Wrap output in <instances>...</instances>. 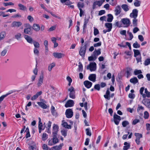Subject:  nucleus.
<instances>
[{"label":"nucleus","mask_w":150,"mask_h":150,"mask_svg":"<svg viewBox=\"0 0 150 150\" xmlns=\"http://www.w3.org/2000/svg\"><path fill=\"white\" fill-rule=\"evenodd\" d=\"M140 93L142 95L143 98H145L146 97H150V92L148 91L147 88L144 87L141 88L139 90Z\"/></svg>","instance_id":"nucleus-1"},{"label":"nucleus","mask_w":150,"mask_h":150,"mask_svg":"<svg viewBox=\"0 0 150 150\" xmlns=\"http://www.w3.org/2000/svg\"><path fill=\"white\" fill-rule=\"evenodd\" d=\"M68 91L69 92V97L73 99H75L76 98V95L74 88L73 86H71L68 88Z\"/></svg>","instance_id":"nucleus-2"},{"label":"nucleus","mask_w":150,"mask_h":150,"mask_svg":"<svg viewBox=\"0 0 150 150\" xmlns=\"http://www.w3.org/2000/svg\"><path fill=\"white\" fill-rule=\"evenodd\" d=\"M121 21L125 27L129 26L131 23L130 20L127 18H122Z\"/></svg>","instance_id":"nucleus-3"},{"label":"nucleus","mask_w":150,"mask_h":150,"mask_svg":"<svg viewBox=\"0 0 150 150\" xmlns=\"http://www.w3.org/2000/svg\"><path fill=\"white\" fill-rule=\"evenodd\" d=\"M88 69H89L91 71H93L96 70V64L95 62H91L90 63L87 67Z\"/></svg>","instance_id":"nucleus-4"},{"label":"nucleus","mask_w":150,"mask_h":150,"mask_svg":"<svg viewBox=\"0 0 150 150\" xmlns=\"http://www.w3.org/2000/svg\"><path fill=\"white\" fill-rule=\"evenodd\" d=\"M66 117L70 118H71L73 115V112L71 109L69 108L67 109L65 112Z\"/></svg>","instance_id":"nucleus-5"},{"label":"nucleus","mask_w":150,"mask_h":150,"mask_svg":"<svg viewBox=\"0 0 150 150\" xmlns=\"http://www.w3.org/2000/svg\"><path fill=\"white\" fill-rule=\"evenodd\" d=\"M121 120V117L116 114L114 113L113 115V120L115 124L118 125L120 122V121Z\"/></svg>","instance_id":"nucleus-6"},{"label":"nucleus","mask_w":150,"mask_h":150,"mask_svg":"<svg viewBox=\"0 0 150 150\" xmlns=\"http://www.w3.org/2000/svg\"><path fill=\"white\" fill-rule=\"evenodd\" d=\"M114 96V94L113 93L110 95V92L108 89L106 91L105 94L104 95V97L105 98L109 100L110 99V97L113 98Z\"/></svg>","instance_id":"nucleus-7"},{"label":"nucleus","mask_w":150,"mask_h":150,"mask_svg":"<svg viewBox=\"0 0 150 150\" xmlns=\"http://www.w3.org/2000/svg\"><path fill=\"white\" fill-rule=\"evenodd\" d=\"M138 11L137 9H134L130 14L129 16L132 18H137L138 16Z\"/></svg>","instance_id":"nucleus-8"},{"label":"nucleus","mask_w":150,"mask_h":150,"mask_svg":"<svg viewBox=\"0 0 150 150\" xmlns=\"http://www.w3.org/2000/svg\"><path fill=\"white\" fill-rule=\"evenodd\" d=\"M74 104V102L71 100H68L65 105L66 108L71 107L73 106Z\"/></svg>","instance_id":"nucleus-9"},{"label":"nucleus","mask_w":150,"mask_h":150,"mask_svg":"<svg viewBox=\"0 0 150 150\" xmlns=\"http://www.w3.org/2000/svg\"><path fill=\"white\" fill-rule=\"evenodd\" d=\"M22 23L20 21H14L11 24L12 27H18L22 25Z\"/></svg>","instance_id":"nucleus-10"},{"label":"nucleus","mask_w":150,"mask_h":150,"mask_svg":"<svg viewBox=\"0 0 150 150\" xmlns=\"http://www.w3.org/2000/svg\"><path fill=\"white\" fill-rule=\"evenodd\" d=\"M86 45L81 47L80 50L79 51V54L82 57H84V56L86 53Z\"/></svg>","instance_id":"nucleus-11"},{"label":"nucleus","mask_w":150,"mask_h":150,"mask_svg":"<svg viewBox=\"0 0 150 150\" xmlns=\"http://www.w3.org/2000/svg\"><path fill=\"white\" fill-rule=\"evenodd\" d=\"M59 127L58 125L55 124L53 125L52 134L57 135Z\"/></svg>","instance_id":"nucleus-12"},{"label":"nucleus","mask_w":150,"mask_h":150,"mask_svg":"<svg viewBox=\"0 0 150 150\" xmlns=\"http://www.w3.org/2000/svg\"><path fill=\"white\" fill-rule=\"evenodd\" d=\"M115 15L117 16L119 15L121 12V7L119 5H118L115 8L114 11Z\"/></svg>","instance_id":"nucleus-13"},{"label":"nucleus","mask_w":150,"mask_h":150,"mask_svg":"<svg viewBox=\"0 0 150 150\" xmlns=\"http://www.w3.org/2000/svg\"><path fill=\"white\" fill-rule=\"evenodd\" d=\"M53 55L55 58L59 59L65 56L64 54L58 52H54L53 53Z\"/></svg>","instance_id":"nucleus-14"},{"label":"nucleus","mask_w":150,"mask_h":150,"mask_svg":"<svg viewBox=\"0 0 150 150\" xmlns=\"http://www.w3.org/2000/svg\"><path fill=\"white\" fill-rule=\"evenodd\" d=\"M43 79L44 76L43 75L40 76L37 83V86L38 87L41 86L43 83Z\"/></svg>","instance_id":"nucleus-15"},{"label":"nucleus","mask_w":150,"mask_h":150,"mask_svg":"<svg viewBox=\"0 0 150 150\" xmlns=\"http://www.w3.org/2000/svg\"><path fill=\"white\" fill-rule=\"evenodd\" d=\"M24 37L27 42L29 43L32 44L33 42V40L32 38L30 36L26 35H24Z\"/></svg>","instance_id":"nucleus-16"},{"label":"nucleus","mask_w":150,"mask_h":150,"mask_svg":"<svg viewBox=\"0 0 150 150\" xmlns=\"http://www.w3.org/2000/svg\"><path fill=\"white\" fill-rule=\"evenodd\" d=\"M83 84L87 88H89L91 87L92 83L91 82L86 80L83 82Z\"/></svg>","instance_id":"nucleus-17"},{"label":"nucleus","mask_w":150,"mask_h":150,"mask_svg":"<svg viewBox=\"0 0 150 150\" xmlns=\"http://www.w3.org/2000/svg\"><path fill=\"white\" fill-rule=\"evenodd\" d=\"M103 3L102 1H96L94 2L93 6V8L94 9L96 5H98L99 6H101Z\"/></svg>","instance_id":"nucleus-18"},{"label":"nucleus","mask_w":150,"mask_h":150,"mask_svg":"<svg viewBox=\"0 0 150 150\" xmlns=\"http://www.w3.org/2000/svg\"><path fill=\"white\" fill-rule=\"evenodd\" d=\"M101 49H98V50H95L93 52V55L95 57V59H96L97 57L101 54Z\"/></svg>","instance_id":"nucleus-19"},{"label":"nucleus","mask_w":150,"mask_h":150,"mask_svg":"<svg viewBox=\"0 0 150 150\" xmlns=\"http://www.w3.org/2000/svg\"><path fill=\"white\" fill-rule=\"evenodd\" d=\"M96 74H90L88 77L89 80L93 82H94L96 81Z\"/></svg>","instance_id":"nucleus-20"},{"label":"nucleus","mask_w":150,"mask_h":150,"mask_svg":"<svg viewBox=\"0 0 150 150\" xmlns=\"http://www.w3.org/2000/svg\"><path fill=\"white\" fill-rule=\"evenodd\" d=\"M62 125L63 127L68 129L71 128V126L70 125H69L67 122H65L64 120H62Z\"/></svg>","instance_id":"nucleus-21"},{"label":"nucleus","mask_w":150,"mask_h":150,"mask_svg":"<svg viewBox=\"0 0 150 150\" xmlns=\"http://www.w3.org/2000/svg\"><path fill=\"white\" fill-rule=\"evenodd\" d=\"M63 145V144L62 143L59 144L58 146H54L52 148L54 150H60L62 149Z\"/></svg>","instance_id":"nucleus-22"},{"label":"nucleus","mask_w":150,"mask_h":150,"mask_svg":"<svg viewBox=\"0 0 150 150\" xmlns=\"http://www.w3.org/2000/svg\"><path fill=\"white\" fill-rule=\"evenodd\" d=\"M124 145L125 146H123V150H127L130 147V143H128L127 142H125L124 143Z\"/></svg>","instance_id":"nucleus-23"},{"label":"nucleus","mask_w":150,"mask_h":150,"mask_svg":"<svg viewBox=\"0 0 150 150\" xmlns=\"http://www.w3.org/2000/svg\"><path fill=\"white\" fill-rule=\"evenodd\" d=\"M38 105L43 109H45L47 108V106L44 103L41 102H38Z\"/></svg>","instance_id":"nucleus-24"},{"label":"nucleus","mask_w":150,"mask_h":150,"mask_svg":"<svg viewBox=\"0 0 150 150\" xmlns=\"http://www.w3.org/2000/svg\"><path fill=\"white\" fill-rule=\"evenodd\" d=\"M130 81L133 84H135L138 82V80L136 77H134L130 79Z\"/></svg>","instance_id":"nucleus-25"},{"label":"nucleus","mask_w":150,"mask_h":150,"mask_svg":"<svg viewBox=\"0 0 150 150\" xmlns=\"http://www.w3.org/2000/svg\"><path fill=\"white\" fill-rule=\"evenodd\" d=\"M121 7L124 11L125 12H127L129 10V7L127 4H123L122 5Z\"/></svg>","instance_id":"nucleus-26"},{"label":"nucleus","mask_w":150,"mask_h":150,"mask_svg":"<svg viewBox=\"0 0 150 150\" xmlns=\"http://www.w3.org/2000/svg\"><path fill=\"white\" fill-rule=\"evenodd\" d=\"M105 26L108 28V31H110L112 28V24L110 23H106L105 24Z\"/></svg>","instance_id":"nucleus-27"},{"label":"nucleus","mask_w":150,"mask_h":150,"mask_svg":"<svg viewBox=\"0 0 150 150\" xmlns=\"http://www.w3.org/2000/svg\"><path fill=\"white\" fill-rule=\"evenodd\" d=\"M56 135H53V137L52 139L54 144L59 142V140L57 138Z\"/></svg>","instance_id":"nucleus-28"},{"label":"nucleus","mask_w":150,"mask_h":150,"mask_svg":"<svg viewBox=\"0 0 150 150\" xmlns=\"http://www.w3.org/2000/svg\"><path fill=\"white\" fill-rule=\"evenodd\" d=\"M141 1L134 0V5L136 7H139L141 6Z\"/></svg>","instance_id":"nucleus-29"},{"label":"nucleus","mask_w":150,"mask_h":150,"mask_svg":"<svg viewBox=\"0 0 150 150\" xmlns=\"http://www.w3.org/2000/svg\"><path fill=\"white\" fill-rule=\"evenodd\" d=\"M33 28L36 31H38L40 30V26L38 24H34L33 25Z\"/></svg>","instance_id":"nucleus-30"},{"label":"nucleus","mask_w":150,"mask_h":150,"mask_svg":"<svg viewBox=\"0 0 150 150\" xmlns=\"http://www.w3.org/2000/svg\"><path fill=\"white\" fill-rule=\"evenodd\" d=\"M134 135L136 137V139H140L142 137V135L141 134L138 133H135Z\"/></svg>","instance_id":"nucleus-31"},{"label":"nucleus","mask_w":150,"mask_h":150,"mask_svg":"<svg viewBox=\"0 0 150 150\" xmlns=\"http://www.w3.org/2000/svg\"><path fill=\"white\" fill-rule=\"evenodd\" d=\"M61 3H65V4L67 5H69L71 4V3L69 0H60Z\"/></svg>","instance_id":"nucleus-32"},{"label":"nucleus","mask_w":150,"mask_h":150,"mask_svg":"<svg viewBox=\"0 0 150 150\" xmlns=\"http://www.w3.org/2000/svg\"><path fill=\"white\" fill-rule=\"evenodd\" d=\"M12 93V92H10L7 93L5 95H4L0 97V102H1L4 99V98L7 97L8 95L11 94Z\"/></svg>","instance_id":"nucleus-33"},{"label":"nucleus","mask_w":150,"mask_h":150,"mask_svg":"<svg viewBox=\"0 0 150 150\" xmlns=\"http://www.w3.org/2000/svg\"><path fill=\"white\" fill-rule=\"evenodd\" d=\"M132 70V69L131 68L129 67L127 68L126 73L127 75V78H128V77L130 76L131 74Z\"/></svg>","instance_id":"nucleus-34"},{"label":"nucleus","mask_w":150,"mask_h":150,"mask_svg":"<svg viewBox=\"0 0 150 150\" xmlns=\"http://www.w3.org/2000/svg\"><path fill=\"white\" fill-rule=\"evenodd\" d=\"M89 21L88 19H85L84 20V23L83 26V31L85 30L87 27V25Z\"/></svg>","instance_id":"nucleus-35"},{"label":"nucleus","mask_w":150,"mask_h":150,"mask_svg":"<svg viewBox=\"0 0 150 150\" xmlns=\"http://www.w3.org/2000/svg\"><path fill=\"white\" fill-rule=\"evenodd\" d=\"M108 18L107 19V21L109 22H111L112 21L113 19V16L111 14H108Z\"/></svg>","instance_id":"nucleus-36"},{"label":"nucleus","mask_w":150,"mask_h":150,"mask_svg":"<svg viewBox=\"0 0 150 150\" xmlns=\"http://www.w3.org/2000/svg\"><path fill=\"white\" fill-rule=\"evenodd\" d=\"M6 34L4 31L1 32L0 33V41L3 40L5 37Z\"/></svg>","instance_id":"nucleus-37"},{"label":"nucleus","mask_w":150,"mask_h":150,"mask_svg":"<svg viewBox=\"0 0 150 150\" xmlns=\"http://www.w3.org/2000/svg\"><path fill=\"white\" fill-rule=\"evenodd\" d=\"M67 130L65 129H63L61 131L62 134L65 137L67 135Z\"/></svg>","instance_id":"nucleus-38"},{"label":"nucleus","mask_w":150,"mask_h":150,"mask_svg":"<svg viewBox=\"0 0 150 150\" xmlns=\"http://www.w3.org/2000/svg\"><path fill=\"white\" fill-rule=\"evenodd\" d=\"M144 108L141 105H138V107L137 109V111L138 112H142L144 110Z\"/></svg>","instance_id":"nucleus-39"},{"label":"nucleus","mask_w":150,"mask_h":150,"mask_svg":"<svg viewBox=\"0 0 150 150\" xmlns=\"http://www.w3.org/2000/svg\"><path fill=\"white\" fill-rule=\"evenodd\" d=\"M18 5L19 8V9L21 10H25L26 9V8L25 6L21 4H18Z\"/></svg>","instance_id":"nucleus-40"},{"label":"nucleus","mask_w":150,"mask_h":150,"mask_svg":"<svg viewBox=\"0 0 150 150\" xmlns=\"http://www.w3.org/2000/svg\"><path fill=\"white\" fill-rule=\"evenodd\" d=\"M55 65V64L54 63H52L50 64L48 67V70L49 71H51L52 68L54 67Z\"/></svg>","instance_id":"nucleus-41"},{"label":"nucleus","mask_w":150,"mask_h":150,"mask_svg":"<svg viewBox=\"0 0 150 150\" xmlns=\"http://www.w3.org/2000/svg\"><path fill=\"white\" fill-rule=\"evenodd\" d=\"M134 56L135 57H136L137 56L139 55L140 54L139 51L137 50L134 49Z\"/></svg>","instance_id":"nucleus-42"},{"label":"nucleus","mask_w":150,"mask_h":150,"mask_svg":"<svg viewBox=\"0 0 150 150\" xmlns=\"http://www.w3.org/2000/svg\"><path fill=\"white\" fill-rule=\"evenodd\" d=\"M48 138V135L45 133H43L42 136V139L43 141L46 140Z\"/></svg>","instance_id":"nucleus-43"},{"label":"nucleus","mask_w":150,"mask_h":150,"mask_svg":"<svg viewBox=\"0 0 150 150\" xmlns=\"http://www.w3.org/2000/svg\"><path fill=\"white\" fill-rule=\"evenodd\" d=\"M129 125V122L126 120L124 121L122 123V125L123 127H125Z\"/></svg>","instance_id":"nucleus-44"},{"label":"nucleus","mask_w":150,"mask_h":150,"mask_svg":"<svg viewBox=\"0 0 150 150\" xmlns=\"http://www.w3.org/2000/svg\"><path fill=\"white\" fill-rule=\"evenodd\" d=\"M142 73V71L140 70L136 69L134 70V74L135 75L141 74Z\"/></svg>","instance_id":"nucleus-45"},{"label":"nucleus","mask_w":150,"mask_h":150,"mask_svg":"<svg viewBox=\"0 0 150 150\" xmlns=\"http://www.w3.org/2000/svg\"><path fill=\"white\" fill-rule=\"evenodd\" d=\"M133 47L135 48H139L140 47V45L138 43L137 41H136L133 45Z\"/></svg>","instance_id":"nucleus-46"},{"label":"nucleus","mask_w":150,"mask_h":150,"mask_svg":"<svg viewBox=\"0 0 150 150\" xmlns=\"http://www.w3.org/2000/svg\"><path fill=\"white\" fill-rule=\"evenodd\" d=\"M39 125L38 127L39 128L42 129L43 125L42 124L41 122V119L40 117H39Z\"/></svg>","instance_id":"nucleus-47"},{"label":"nucleus","mask_w":150,"mask_h":150,"mask_svg":"<svg viewBox=\"0 0 150 150\" xmlns=\"http://www.w3.org/2000/svg\"><path fill=\"white\" fill-rule=\"evenodd\" d=\"M21 33H17L15 36V38L17 40H19L21 38Z\"/></svg>","instance_id":"nucleus-48"},{"label":"nucleus","mask_w":150,"mask_h":150,"mask_svg":"<svg viewBox=\"0 0 150 150\" xmlns=\"http://www.w3.org/2000/svg\"><path fill=\"white\" fill-rule=\"evenodd\" d=\"M94 35L95 36H96L97 35L99 34V31L95 27H94Z\"/></svg>","instance_id":"nucleus-49"},{"label":"nucleus","mask_w":150,"mask_h":150,"mask_svg":"<svg viewBox=\"0 0 150 150\" xmlns=\"http://www.w3.org/2000/svg\"><path fill=\"white\" fill-rule=\"evenodd\" d=\"M30 32V28H28L24 29V32L25 34H28Z\"/></svg>","instance_id":"nucleus-50"},{"label":"nucleus","mask_w":150,"mask_h":150,"mask_svg":"<svg viewBox=\"0 0 150 150\" xmlns=\"http://www.w3.org/2000/svg\"><path fill=\"white\" fill-rule=\"evenodd\" d=\"M86 134L87 135L91 136V133L89 129L87 128L86 129Z\"/></svg>","instance_id":"nucleus-51"},{"label":"nucleus","mask_w":150,"mask_h":150,"mask_svg":"<svg viewBox=\"0 0 150 150\" xmlns=\"http://www.w3.org/2000/svg\"><path fill=\"white\" fill-rule=\"evenodd\" d=\"M149 113L147 111H145L144 113V118L145 119H147L149 117Z\"/></svg>","instance_id":"nucleus-52"},{"label":"nucleus","mask_w":150,"mask_h":150,"mask_svg":"<svg viewBox=\"0 0 150 150\" xmlns=\"http://www.w3.org/2000/svg\"><path fill=\"white\" fill-rule=\"evenodd\" d=\"M35 48H39L40 47V44L39 43L35 41L33 42Z\"/></svg>","instance_id":"nucleus-53"},{"label":"nucleus","mask_w":150,"mask_h":150,"mask_svg":"<svg viewBox=\"0 0 150 150\" xmlns=\"http://www.w3.org/2000/svg\"><path fill=\"white\" fill-rule=\"evenodd\" d=\"M7 50L6 49H4L3 50L1 53V56L3 57L6 54Z\"/></svg>","instance_id":"nucleus-54"},{"label":"nucleus","mask_w":150,"mask_h":150,"mask_svg":"<svg viewBox=\"0 0 150 150\" xmlns=\"http://www.w3.org/2000/svg\"><path fill=\"white\" fill-rule=\"evenodd\" d=\"M25 131L26 132V138H28L30 137V134L29 129L28 128H26Z\"/></svg>","instance_id":"nucleus-55"},{"label":"nucleus","mask_w":150,"mask_h":150,"mask_svg":"<svg viewBox=\"0 0 150 150\" xmlns=\"http://www.w3.org/2000/svg\"><path fill=\"white\" fill-rule=\"evenodd\" d=\"M127 33L129 34V38L128 39V40H131L133 38V36L131 32H129V31L127 32Z\"/></svg>","instance_id":"nucleus-56"},{"label":"nucleus","mask_w":150,"mask_h":150,"mask_svg":"<svg viewBox=\"0 0 150 150\" xmlns=\"http://www.w3.org/2000/svg\"><path fill=\"white\" fill-rule=\"evenodd\" d=\"M48 144L49 146H52L54 145L53 142V140L52 139H51L49 140V141L48 142Z\"/></svg>","instance_id":"nucleus-57"},{"label":"nucleus","mask_w":150,"mask_h":150,"mask_svg":"<svg viewBox=\"0 0 150 150\" xmlns=\"http://www.w3.org/2000/svg\"><path fill=\"white\" fill-rule=\"evenodd\" d=\"M140 122V120L139 119H135L133 120L132 124L133 125H135L137 123L139 122Z\"/></svg>","instance_id":"nucleus-58"},{"label":"nucleus","mask_w":150,"mask_h":150,"mask_svg":"<svg viewBox=\"0 0 150 150\" xmlns=\"http://www.w3.org/2000/svg\"><path fill=\"white\" fill-rule=\"evenodd\" d=\"M4 4L5 6H8L12 5L13 6L14 4L12 2H9L8 3H4Z\"/></svg>","instance_id":"nucleus-59"},{"label":"nucleus","mask_w":150,"mask_h":150,"mask_svg":"<svg viewBox=\"0 0 150 150\" xmlns=\"http://www.w3.org/2000/svg\"><path fill=\"white\" fill-rule=\"evenodd\" d=\"M150 64V59H146L144 62V65L146 66Z\"/></svg>","instance_id":"nucleus-60"},{"label":"nucleus","mask_w":150,"mask_h":150,"mask_svg":"<svg viewBox=\"0 0 150 150\" xmlns=\"http://www.w3.org/2000/svg\"><path fill=\"white\" fill-rule=\"evenodd\" d=\"M78 6L80 9V8H82L83 7V3L79 2L78 4Z\"/></svg>","instance_id":"nucleus-61"},{"label":"nucleus","mask_w":150,"mask_h":150,"mask_svg":"<svg viewBox=\"0 0 150 150\" xmlns=\"http://www.w3.org/2000/svg\"><path fill=\"white\" fill-rule=\"evenodd\" d=\"M134 19L133 20V24L134 26H135L137 25V19L136 18H133Z\"/></svg>","instance_id":"nucleus-62"},{"label":"nucleus","mask_w":150,"mask_h":150,"mask_svg":"<svg viewBox=\"0 0 150 150\" xmlns=\"http://www.w3.org/2000/svg\"><path fill=\"white\" fill-rule=\"evenodd\" d=\"M34 53L35 54L38 55L39 53V51L37 48H35L34 49Z\"/></svg>","instance_id":"nucleus-63"},{"label":"nucleus","mask_w":150,"mask_h":150,"mask_svg":"<svg viewBox=\"0 0 150 150\" xmlns=\"http://www.w3.org/2000/svg\"><path fill=\"white\" fill-rule=\"evenodd\" d=\"M95 89L97 90L98 91H99L100 90V85L99 84H96L94 87Z\"/></svg>","instance_id":"nucleus-64"}]
</instances>
